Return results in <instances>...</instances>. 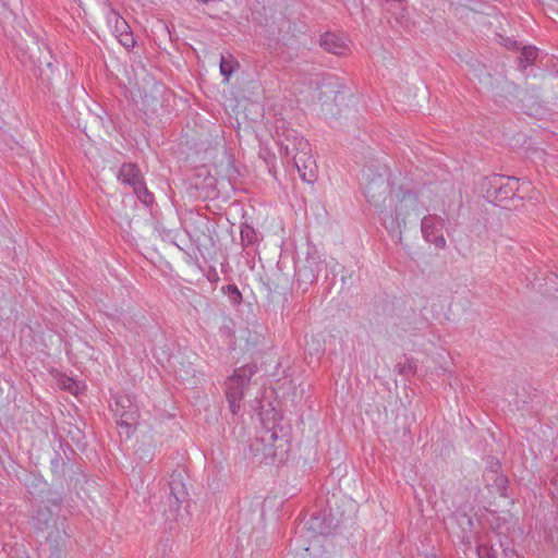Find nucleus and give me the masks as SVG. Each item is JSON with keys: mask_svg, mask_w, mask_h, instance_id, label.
<instances>
[{"mask_svg": "<svg viewBox=\"0 0 558 558\" xmlns=\"http://www.w3.org/2000/svg\"><path fill=\"white\" fill-rule=\"evenodd\" d=\"M278 142L284 155L293 160L300 178L306 183H314L317 179L316 161L308 141L296 131L287 130L279 135Z\"/></svg>", "mask_w": 558, "mask_h": 558, "instance_id": "nucleus-1", "label": "nucleus"}, {"mask_svg": "<svg viewBox=\"0 0 558 558\" xmlns=\"http://www.w3.org/2000/svg\"><path fill=\"white\" fill-rule=\"evenodd\" d=\"M396 199L393 210L386 207L379 210L383 223L389 231L404 227L410 214L418 208V195L411 189L399 186L396 191Z\"/></svg>", "mask_w": 558, "mask_h": 558, "instance_id": "nucleus-2", "label": "nucleus"}, {"mask_svg": "<svg viewBox=\"0 0 558 558\" xmlns=\"http://www.w3.org/2000/svg\"><path fill=\"white\" fill-rule=\"evenodd\" d=\"M256 372L255 364H246L236 368L226 380V398L232 414L239 413L244 392Z\"/></svg>", "mask_w": 558, "mask_h": 558, "instance_id": "nucleus-3", "label": "nucleus"}, {"mask_svg": "<svg viewBox=\"0 0 558 558\" xmlns=\"http://www.w3.org/2000/svg\"><path fill=\"white\" fill-rule=\"evenodd\" d=\"M169 493L167 497L168 508L163 509L167 520L175 521L180 515L182 504L187 500V488L185 484V474L182 470H175L170 475L168 484Z\"/></svg>", "mask_w": 558, "mask_h": 558, "instance_id": "nucleus-4", "label": "nucleus"}, {"mask_svg": "<svg viewBox=\"0 0 558 558\" xmlns=\"http://www.w3.org/2000/svg\"><path fill=\"white\" fill-rule=\"evenodd\" d=\"M486 189V196L496 205L506 207L504 202L511 201L518 190V179L513 177H506L501 174H494L488 180Z\"/></svg>", "mask_w": 558, "mask_h": 558, "instance_id": "nucleus-5", "label": "nucleus"}, {"mask_svg": "<svg viewBox=\"0 0 558 558\" xmlns=\"http://www.w3.org/2000/svg\"><path fill=\"white\" fill-rule=\"evenodd\" d=\"M60 498L49 499L47 504L39 505L33 514L32 524L39 532H47L60 526L64 517H60Z\"/></svg>", "mask_w": 558, "mask_h": 558, "instance_id": "nucleus-6", "label": "nucleus"}, {"mask_svg": "<svg viewBox=\"0 0 558 558\" xmlns=\"http://www.w3.org/2000/svg\"><path fill=\"white\" fill-rule=\"evenodd\" d=\"M113 411L118 426L124 429L129 438L138 423V407L133 402L130 396L123 395L117 397Z\"/></svg>", "mask_w": 558, "mask_h": 558, "instance_id": "nucleus-7", "label": "nucleus"}, {"mask_svg": "<svg viewBox=\"0 0 558 558\" xmlns=\"http://www.w3.org/2000/svg\"><path fill=\"white\" fill-rule=\"evenodd\" d=\"M442 496L454 510H473L474 492L461 482L448 485L442 490Z\"/></svg>", "mask_w": 558, "mask_h": 558, "instance_id": "nucleus-8", "label": "nucleus"}, {"mask_svg": "<svg viewBox=\"0 0 558 558\" xmlns=\"http://www.w3.org/2000/svg\"><path fill=\"white\" fill-rule=\"evenodd\" d=\"M472 510H453L448 529L450 532L465 545L471 544L473 533V520L470 515Z\"/></svg>", "mask_w": 558, "mask_h": 558, "instance_id": "nucleus-9", "label": "nucleus"}, {"mask_svg": "<svg viewBox=\"0 0 558 558\" xmlns=\"http://www.w3.org/2000/svg\"><path fill=\"white\" fill-rule=\"evenodd\" d=\"M0 24L2 26L3 33L7 37H10L15 45H20L17 40V35L20 32L16 29V26L23 28L27 35L33 38V43L36 44V37L32 36L24 24V21H17V16L15 13L9 9L8 3L4 0H0Z\"/></svg>", "mask_w": 558, "mask_h": 558, "instance_id": "nucleus-10", "label": "nucleus"}, {"mask_svg": "<svg viewBox=\"0 0 558 558\" xmlns=\"http://www.w3.org/2000/svg\"><path fill=\"white\" fill-rule=\"evenodd\" d=\"M47 533L46 545L48 546L50 558H61L70 543V535L65 529V519H62L60 526L49 530Z\"/></svg>", "mask_w": 558, "mask_h": 558, "instance_id": "nucleus-11", "label": "nucleus"}, {"mask_svg": "<svg viewBox=\"0 0 558 558\" xmlns=\"http://www.w3.org/2000/svg\"><path fill=\"white\" fill-rule=\"evenodd\" d=\"M444 220L436 215H428L422 219L421 230L424 239L433 243L438 248L446 246L445 236L438 232L442 228Z\"/></svg>", "mask_w": 558, "mask_h": 558, "instance_id": "nucleus-12", "label": "nucleus"}, {"mask_svg": "<svg viewBox=\"0 0 558 558\" xmlns=\"http://www.w3.org/2000/svg\"><path fill=\"white\" fill-rule=\"evenodd\" d=\"M324 268V262L316 254H308L304 263L298 268V281L304 284H312L318 278Z\"/></svg>", "mask_w": 558, "mask_h": 558, "instance_id": "nucleus-13", "label": "nucleus"}, {"mask_svg": "<svg viewBox=\"0 0 558 558\" xmlns=\"http://www.w3.org/2000/svg\"><path fill=\"white\" fill-rule=\"evenodd\" d=\"M388 190L389 185L386 179L381 174H377L365 184L364 194L369 203L377 206L384 199Z\"/></svg>", "mask_w": 558, "mask_h": 558, "instance_id": "nucleus-14", "label": "nucleus"}, {"mask_svg": "<svg viewBox=\"0 0 558 558\" xmlns=\"http://www.w3.org/2000/svg\"><path fill=\"white\" fill-rule=\"evenodd\" d=\"M319 45L325 51L337 56H343L349 51L345 40L339 35L330 32L320 36Z\"/></svg>", "mask_w": 558, "mask_h": 558, "instance_id": "nucleus-15", "label": "nucleus"}, {"mask_svg": "<svg viewBox=\"0 0 558 558\" xmlns=\"http://www.w3.org/2000/svg\"><path fill=\"white\" fill-rule=\"evenodd\" d=\"M118 179L134 189L143 181V175L135 163H123L120 168Z\"/></svg>", "mask_w": 558, "mask_h": 558, "instance_id": "nucleus-16", "label": "nucleus"}, {"mask_svg": "<svg viewBox=\"0 0 558 558\" xmlns=\"http://www.w3.org/2000/svg\"><path fill=\"white\" fill-rule=\"evenodd\" d=\"M51 472L57 480L65 478L68 469L72 468V463L69 458H63L60 453L56 452L51 459Z\"/></svg>", "mask_w": 558, "mask_h": 558, "instance_id": "nucleus-17", "label": "nucleus"}, {"mask_svg": "<svg viewBox=\"0 0 558 558\" xmlns=\"http://www.w3.org/2000/svg\"><path fill=\"white\" fill-rule=\"evenodd\" d=\"M538 54V49L534 46H524L521 48L520 56L518 57V66L524 71L531 65Z\"/></svg>", "mask_w": 558, "mask_h": 558, "instance_id": "nucleus-18", "label": "nucleus"}, {"mask_svg": "<svg viewBox=\"0 0 558 558\" xmlns=\"http://www.w3.org/2000/svg\"><path fill=\"white\" fill-rule=\"evenodd\" d=\"M240 235L241 242L244 246L253 245L258 242V234L256 230L248 223H242Z\"/></svg>", "mask_w": 558, "mask_h": 558, "instance_id": "nucleus-19", "label": "nucleus"}, {"mask_svg": "<svg viewBox=\"0 0 558 558\" xmlns=\"http://www.w3.org/2000/svg\"><path fill=\"white\" fill-rule=\"evenodd\" d=\"M112 21L114 22V32L117 33V35L123 34L131 29L129 24L126 23V21L124 19H122L113 10L110 11V13L108 15V22L111 23Z\"/></svg>", "mask_w": 558, "mask_h": 558, "instance_id": "nucleus-20", "label": "nucleus"}, {"mask_svg": "<svg viewBox=\"0 0 558 558\" xmlns=\"http://www.w3.org/2000/svg\"><path fill=\"white\" fill-rule=\"evenodd\" d=\"M133 191L143 204L150 205L154 202V195L146 187L144 180Z\"/></svg>", "mask_w": 558, "mask_h": 558, "instance_id": "nucleus-21", "label": "nucleus"}, {"mask_svg": "<svg viewBox=\"0 0 558 558\" xmlns=\"http://www.w3.org/2000/svg\"><path fill=\"white\" fill-rule=\"evenodd\" d=\"M235 64H238V62L234 61L233 59H226L225 57H221V59H220L221 75L228 80L231 76V74L233 73Z\"/></svg>", "mask_w": 558, "mask_h": 558, "instance_id": "nucleus-22", "label": "nucleus"}, {"mask_svg": "<svg viewBox=\"0 0 558 558\" xmlns=\"http://www.w3.org/2000/svg\"><path fill=\"white\" fill-rule=\"evenodd\" d=\"M397 369L401 375L409 376L415 373L416 364L413 360L407 359L404 362H399L397 364Z\"/></svg>", "mask_w": 558, "mask_h": 558, "instance_id": "nucleus-23", "label": "nucleus"}, {"mask_svg": "<svg viewBox=\"0 0 558 558\" xmlns=\"http://www.w3.org/2000/svg\"><path fill=\"white\" fill-rule=\"evenodd\" d=\"M223 290H226V294L232 304L238 305L241 303L242 294L235 284H228Z\"/></svg>", "mask_w": 558, "mask_h": 558, "instance_id": "nucleus-24", "label": "nucleus"}, {"mask_svg": "<svg viewBox=\"0 0 558 558\" xmlns=\"http://www.w3.org/2000/svg\"><path fill=\"white\" fill-rule=\"evenodd\" d=\"M119 43L126 49H131L135 46V39L132 31H128L123 34L117 35Z\"/></svg>", "mask_w": 558, "mask_h": 558, "instance_id": "nucleus-25", "label": "nucleus"}, {"mask_svg": "<svg viewBox=\"0 0 558 558\" xmlns=\"http://www.w3.org/2000/svg\"><path fill=\"white\" fill-rule=\"evenodd\" d=\"M477 555L480 558H497L493 550L485 546H480L477 548Z\"/></svg>", "mask_w": 558, "mask_h": 558, "instance_id": "nucleus-26", "label": "nucleus"}, {"mask_svg": "<svg viewBox=\"0 0 558 558\" xmlns=\"http://www.w3.org/2000/svg\"><path fill=\"white\" fill-rule=\"evenodd\" d=\"M501 40H502V45L507 48V49H515L518 48V43L517 40L514 39H511L509 37H501Z\"/></svg>", "mask_w": 558, "mask_h": 558, "instance_id": "nucleus-27", "label": "nucleus"}, {"mask_svg": "<svg viewBox=\"0 0 558 558\" xmlns=\"http://www.w3.org/2000/svg\"><path fill=\"white\" fill-rule=\"evenodd\" d=\"M77 388H78L77 384L71 378H68L66 383H64V389L71 391L73 393L76 392Z\"/></svg>", "mask_w": 558, "mask_h": 558, "instance_id": "nucleus-28", "label": "nucleus"}, {"mask_svg": "<svg viewBox=\"0 0 558 558\" xmlns=\"http://www.w3.org/2000/svg\"><path fill=\"white\" fill-rule=\"evenodd\" d=\"M505 558H519L518 554L512 549H504Z\"/></svg>", "mask_w": 558, "mask_h": 558, "instance_id": "nucleus-29", "label": "nucleus"}, {"mask_svg": "<svg viewBox=\"0 0 558 558\" xmlns=\"http://www.w3.org/2000/svg\"><path fill=\"white\" fill-rule=\"evenodd\" d=\"M269 440H276L278 438L277 433L275 430H269Z\"/></svg>", "mask_w": 558, "mask_h": 558, "instance_id": "nucleus-30", "label": "nucleus"}, {"mask_svg": "<svg viewBox=\"0 0 558 558\" xmlns=\"http://www.w3.org/2000/svg\"><path fill=\"white\" fill-rule=\"evenodd\" d=\"M557 75H558V68H557Z\"/></svg>", "mask_w": 558, "mask_h": 558, "instance_id": "nucleus-31", "label": "nucleus"}]
</instances>
